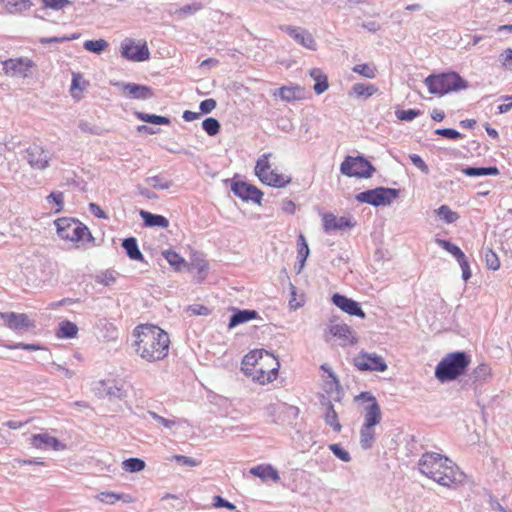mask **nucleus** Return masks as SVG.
<instances>
[{"label":"nucleus","instance_id":"1","mask_svg":"<svg viewBox=\"0 0 512 512\" xmlns=\"http://www.w3.org/2000/svg\"><path fill=\"white\" fill-rule=\"evenodd\" d=\"M132 348L135 354L146 363L165 360L170 351L169 334L158 325L143 323L132 331Z\"/></svg>","mask_w":512,"mask_h":512},{"label":"nucleus","instance_id":"2","mask_svg":"<svg viewBox=\"0 0 512 512\" xmlns=\"http://www.w3.org/2000/svg\"><path fill=\"white\" fill-rule=\"evenodd\" d=\"M279 369L278 358L264 349L250 351L241 362V371L244 375L259 385L274 382L278 378Z\"/></svg>","mask_w":512,"mask_h":512},{"label":"nucleus","instance_id":"3","mask_svg":"<svg viewBox=\"0 0 512 512\" xmlns=\"http://www.w3.org/2000/svg\"><path fill=\"white\" fill-rule=\"evenodd\" d=\"M419 470L438 484L452 487L462 481L463 474L446 456L427 452L419 460Z\"/></svg>","mask_w":512,"mask_h":512},{"label":"nucleus","instance_id":"4","mask_svg":"<svg viewBox=\"0 0 512 512\" xmlns=\"http://www.w3.org/2000/svg\"><path fill=\"white\" fill-rule=\"evenodd\" d=\"M471 357L463 351L446 354L435 368V377L442 383L456 380L466 374Z\"/></svg>","mask_w":512,"mask_h":512},{"label":"nucleus","instance_id":"5","mask_svg":"<svg viewBox=\"0 0 512 512\" xmlns=\"http://www.w3.org/2000/svg\"><path fill=\"white\" fill-rule=\"evenodd\" d=\"M56 232L59 238L76 244L77 247L85 243H93L89 228L81 221L71 217H61L54 221Z\"/></svg>","mask_w":512,"mask_h":512},{"label":"nucleus","instance_id":"6","mask_svg":"<svg viewBox=\"0 0 512 512\" xmlns=\"http://www.w3.org/2000/svg\"><path fill=\"white\" fill-rule=\"evenodd\" d=\"M424 83L431 94L439 96L468 88V82L454 71L430 74Z\"/></svg>","mask_w":512,"mask_h":512},{"label":"nucleus","instance_id":"7","mask_svg":"<svg viewBox=\"0 0 512 512\" xmlns=\"http://www.w3.org/2000/svg\"><path fill=\"white\" fill-rule=\"evenodd\" d=\"M271 156V153H264L257 159L255 174L263 184L274 188H283L291 181V179L290 177L277 173L275 170L271 169L269 163Z\"/></svg>","mask_w":512,"mask_h":512},{"label":"nucleus","instance_id":"8","mask_svg":"<svg viewBox=\"0 0 512 512\" xmlns=\"http://www.w3.org/2000/svg\"><path fill=\"white\" fill-rule=\"evenodd\" d=\"M340 171L349 177L369 178L375 171V168L363 156H347L341 163Z\"/></svg>","mask_w":512,"mask_h":512},{"label":"nucleus","instance_id":"9","mask_svg":"<svg viewBox=\"0 0 512 512\" xmlns=\"http://www.w3.org/2000/svg\"><path fill=\"white\" fill-rule=\"evenodd\" d=\"M364 401L367 405L363 410V426L376 427L381 423L382 412L376 398L370 392H362L355 397V401Z\"/></svg>","mask_w":512,"mask_h":512},{"label":"nucleus","instance_id":"10","mask_svg":"<svg viewBox=\"0 0 512 512\" xmlns=\"http://www.w3.org/2000/svg\"><path fill=\"white\" fill-rule=\"evenodd\" d=\"M321 220L325 233L343 232L354 228L357 224L351 216H336L330 212L321 213Z\"/></svg>","mask_w":512,"mask_h":512},{"label":"nucleus","instance_id":"11","mask_svg":"<svg viewBox=\"0 0 512 512\" xmlns=\"http://www.w3.org/2000/svg\"><path fill=\"white\" fill-rule=\"evenodd\" d=\"M353 365L359 371L384 372L387 370V364L382 356L364 351L353 359Z\"/></svg>","mask_w":512,"mask_h":512},{"label":"nucleus","instance_id":"12","mask_svg":"<svg viewBox=\"0 0 512 512\" xmlns=\"http://www.w3.org/2000/svg\"><path fill=\"white\" fill-rule=\"evenodd\" d=\"M121 55L133 62H143L150 58V52L146 43L136 45L134 40L128 38L121 44Z\"/></svg>","mask_w":512,"mask_h":512},{"label":"nucleus","instance_id":"13","mask_svg":"<svg viewBox=\"0 0 512 512\" xmlns=\"http://www.w3.org/2000/svg\"><path fill=\"white\" fill-rule=\"evenodd\" d=\"M280 29L287 33L291 38H293L298 44L302 45L303 47L309 49V50H316V42L312 34L302 28V27H295L291 25H282L280 26Z\"/></svg>","mask_w":512,"mask_h":512},{"label":"nucleus","instance_id":"14","mask_svg":"<svg viewBox=\"0 0 512 512\" xmlns=\"http://www.w3.org/2000/svg\"><path fill=\"white\" fill-rule=\"evenodd\" d=\"M25 159L32 168L42 170L48 166L50 153L43 147L33 144L26 149Z\"/></svg>","mask_w":512,"mask_h":512},{"label":"nucleus","instance_id":"15","mask_svg":"<svg viewBox=\"0 0 512 512\" xmlns=\"http://www.w3.org/2000/svg\"><path fill=\"white\" fill-rule=\"evenodd\" d=\"M5 325L14 331L25 330L34 327V322L25 313H0Z\"/></svg>","mask_w":512,"mask_h":512},{"label":"nucleus","instance_id":"16","mask_svg":"<svg viewBox=\"0 0 512 512\" xmlns=\"http://www.w3.org/2000/svg\"><path fill=\"white\" fill-rule=\"evenodd\" d=\"M117 85L121 86L122 93L131 99L147 100L155 95L153 89L147 85L136 83H118Z\"/></svg>","mask_w":512,"mask_h":512},{"label":"nucleus","instance_id":"17","mask_svg":"<svg viewBox=\"0 0 512 512\" xmlns=\"http://www.w3.org/2000/svg\"><path fill=\"white\" fill-rule=\"evenodd\" d=\"M328 333L331 337L336 338L342 346L353 345L357 342L351 328L344 323L331 324Z\"/></svg>","mask_w":512,"mask_h":512},{"label":"nucleus","instance_id":"18","mask_svg":"<svg viewBox=\"0 0 512 512\" xmlns=\"http://www.w3.org/2000/svg\"><path fill=\"white\" fill-rule=\"evenodd\" d=\"M332 302L339 309H341L342 311H344L345 313H347L351 316H358L360 318L366 317V315H365L364 311L361 309L359 303L354 301L351 298H348L344 295L335 293L332 296Z\"/></svg>","mask_w":512,"mask_h":512},{"label":"nucleus","instance_id":"19","mask_svg":"<svg viewBox=\"0 0 512 512\" xmlns=\"http://www.w3.org/2000/svg\"><path fill=\"white\" fill-rule=\"evenodd\" d=\"M33 62L27 58L8 59L3 62V69L6 74L15 76H27V72L32 67Z\"/></svg>","mask_w":512,"mask_h":512},{"label":"nucleus","instance_id":"20","mask_svg":"<svg viewBox=\"0 0 512 512\" xmlns=\"http://www.w3.org/2000/svg\"><path fill=\"white\" fill-rule=\"evenodd\" d=\"M31 445L36 449H52L55 451L65 449V445L62 444L57 438L50 436L47 433L34 434L31 437Z\"/></svg>","mask_w":512,"mask_h":512},{"label":"nucleus","instance_id":"21","mask_svg":"<svg viewBox=\"0 0 512 512\" xmlns=\"http://www.w3.org/2000/svg\"><path fill=\"white\" fill-rule=\"evenodd\" d=\"M250 474L260 478L263 482L271 480L278 482L280 480L279 472L271 464H260L250 469Z\"/></svg>","mask_w":512,"mask_h":512},{"label":"nucleus","instance_id":"22","mask_svg":"<svg viewBox=\"0 0 512 512\" xmlns=\"http://www.w3.org/2000/svg\"><path fill=\"white\" fill-rule=\"evenodd\" d=\"M398 194H356L360 203H368L374 206H385L392 202Z\"/></svg>","mask_w":512,"mask_h":512},{"label":"nucleus","instance_id":"23","mask_svg":"<svg viewBox=\"0 0 512 512\" xmlns=\"http://www.w3.org/2000/svg\"><path fill=\"white\" fill-rule=\"evenodd\" d=\"M140 216L144 221V224L148 227H161L167 228L169 226V221L162 215L152 214L148 211L141 210Z\"/></svg>","mask_w":512,"mask_h":512},{"label":"nucleus","instance_id":"24","mask_svg":"<svg viewBox=\"0 0 512 512\" xmlns=\"http://www.w3.org/2000/svg\"><path fill=\"white\" fill-rule=\"evenodd\" d=\"M96 499L106 504H114L117 501H123L125 503H132L134 501V498L129 494H118L110 491L99 493Z\"/></svg>","mask_w":512,"mask_h":512},{"label":"nucleus","instance_id":"25","mask_svg":"<svg viewBox=\"0 0 512 512\" xmlns=\"http://www.w3.org/2000/svg\"><path fill=\"white\" fill-rule=\"evenodd\" d=\"M258 317V313L255 310H238L231 318L228 324L230 329L254 320Z\"/></svg>","mask_w":512,"mask_h":512},{"label":"nucleus","instance_id":"26","mask_svg":"<svg viewBox=\"0 0 512 512\" xmlns=\"http://www.w3.org/2000/svg\"><path fill=\"white\" fill-rule=\"evenodd\" d=\"M310 76L314 79L315 84L313 89L316 94H322L328 89V79L327 76L318 68H313L310 70Z\"/></svg>","mask_w":512,"mask_h":512},{"label":"nucleus","instance_id":"27","mask_svg":"<svg viewBox=\"0 0 512 512\" xmlns=\"http://www.w3.org/2000/svg\"><path fill=\"white\" fill-rule=\"evenodd\" d=\"M491 377H492V368L487 363H480L473 369V371L471 373V378H472L473 382H476V383L485 382L488 379H490Z\"/></svg>","mask_w":512,"mask_h":512},{"label":"nucleus","instance_id":"28","mask_svg":"<svg viewBox=\"0 0 512 512\" xmlns=\"http://www.w3.org/2000/svg\"><path fill=\"white\" fill-rule=\"evenodd\" d=\"M78 334V327L75 323L65 320L59 324L56 336L60 339L75 338Z\"/></svg>","mask_w":512,"mask_h":512},{"label":"nucleus","instance_id":"29","mask_svg":"<svg viewBox=\"0 0 512 512\" xmlns=\"http://www.w3.org/2000/svg\"><path fill=\"white\" fill-rule=\"evenodd\" d=\"M123 248L126 250L127 255L132 260L143 261L144 257L138 248L137 241L135 238L130 237L123 241Z\"/></svg>","mask_w":512,"mask_h":512},{"label":"nucleus","instance_id":"30","mask_svg":"<svg viewBox=\"0 0 512 512\" xmlns=\"http://www.w3.org/2000/svg\"><path fill=\"white\" fill-rule=\"evenodd\" d=\"M376 437V427L361 426L360 444L362 448L369 449L372 447Z\"/></svg>","mask_w":512,"mask_h":512},{"label":"nucleus","instance_id":"31","mask_svg":"<svg viewBox=\"0 0 512 512\" xmlns=\"http://www.w3.org/2000/svg\"><path fill=\"white\" fill-rule=\"evenodd\" d=\"M324 421L329 425L335 432L339 433L342 429V425L339 422L338 414L331 403H328L326 412L324 414Z\"/></svg>","mask_w":512,"mask_h":512},{"label":"nucleus","instance_id":"32","mask_svg":"<svg viewBox=\"0 0 512 512\" xmlns=\"http://www.w3.org/2000/svg\"><path fill=\"white\" fill-rule=\"evenodd\" d=\"M436 242L439 246L453 255L458 263H461L467 259L463 251L457 245L443 239H437Z\"/></svg>","mask_w":512,"mask_h":512},{"label":"nucleus","instance_id":"33","mask_svg":"<svg viewBox=\"0 0 512 512\" xmlns=\"http://www.w3.org/2000/svg\"><path fill=\"white\" fill-rule=\"evenodd\" d=\"M136 117L146 123L155 125H169L171 123L170 118L166 116H160L155 114H148L144 112H135Z\"/></svg>","mask_w":512,"mask_h":512},{"label":"nucleus","instance_id":"34","mask_svg":"<svg viewBox=\"0 0 512 512\" xmlns=\"http://www.w3.org/2000/svg\"><path fill=\"white\" fill-rule=\"evenodd\" d=\"M378 88L373 84L355 83L352 86V93L357 97L368 98L374 95Z\"/></svg>","mask_w":512,"mask_h":512},{"label":"nucleus","instance_id":"35","mask_svg":"<svg viewBox=\"0 0 512 512\" xmlns=\"http://www.w3.org/2000/svg\"><path fill=\"white\" fill-rule=\"evenodd\" d=\"M464 173L467 176L478 177V176H486V175H498L499 170L496 166L467 167L464 169Z\"/></svg>","mask_w":512,"mask_h":512},{"label":"nucleus","instance_id":"36","mask_svg":"<svg viewBox=\"0 0 512 512\" xmlns=\"http://www.w3.org/2000/svg\"><path fill=\"white\" fill-rule=\"evenodd\" d=\"M186 267L189 269H194L201 275L200 280L205 278L203 275L208 269V262L200 255L194 254L191 258L190 263H187Z\"/></svg>","mask_w":512,"mask_h":512},{"label":"nucleus","instance_id":"37","mask_svg":"<svg viewBox=\"0 0 512 512\" xmlns=\"http://www.w3.org/2000/svg\"><path fill=\"white\" fill-rule=\"evenodd\" d=\"M164 258L167 262L174 267L175 270L180 271L186 267L187 263L177 252L172 250H166L163 252Z\"/></svg>","mask_w":512,"mask_h":512},{"label":"nucleus","instance_id":"38","mask_svg":"<svg viewBox=\"0 0 512 512\" xmlns=\"http://www.w3.org/2000/svg\"><path fill=\"white\" fill-rule=\"evenodd\" d=\"M301 92L300 87H287L283 86L278 89V93H274V95H278L283 101L292 102L296 99H299V93Z\"/></svg>","mask_w":512,"mask_h":512},{"label":"nucleus","instance_id":"39","mask_svg":"<svg viewBox=\"0 0 512 512\" xmlns=\"http://www.w3.org/2000/svg\"><path fill=\"white\" fill-rule=\"evenodd\" d=\"M83 47L89 52L100 55L108 47V42L104 39L86 40Z\"/></svg>","mask_w":512,"mask_h":512},{"label":"nucleus","instance_id":"40","mask_svg":"<svg viewBox=\"0 0 512 512\" xmlns=\"http://www.w3.org/2000/svg\"><path fill=\"white\" fill-rule=\"evenodd\" d=\"M352 71L368 79L375 78L377 73L376 67L368 63L355 65Z\"/></svg>","mask_w":512,"mask_h":512},{"label":"nucleus","instance_id":"41","mask_svg":"<svg viewBox=\"0 0 512 512\" xmlns=\"http://www.w3.org/2000/svg\"><path fill=\"white\" fill-rule=\"evenodd\" d=\"M46 201L53 213H59L64 208L63 194H49Z\"/></svg>","mask_w":512,"mask_h":512},{"label":"nucleus","instance_id":"42","mask_svg":"<svg viewBox=\"0 0 512 512\" xmlns=\"http://www.w3.org/2000/svg\"><path fill=\"white\" fill-rule=\"evenodd\" d=\"M221 128L220 122L213 117H208L202 122V129L209 135L215 136L219 133Z\"/></svg>","mask_w":512,"mask_h":512},{"label":"nucleus","instance_id":"43","mask_svg":"<svg viewBox=\"0 0 512 512\" xmlns=\"http://www.w3.org/2000/svg\"><path fill=\"white\" fill-rule=\"evenodd\" d=\"M122 468L131 473L139 472L145 468V462L139 458H129L122 462Z\"/></svg>","mask_w":512,"mask_h":512},{"label":"nucleus","instance_id":"44","mask_svg":"<svg viewBox=\"0 0 512 512\" xmlns=\"http://www.w3.org/2000/svg\"><path fill=\"white\" fill-rule=\"evenodd\" d=\"M436 213L446 223H453L459 219V214L452 211L447 205L440 206Z\"/></svg>","mask_w":512,"mask_h":512},{"label":"nucleus","instance_id":"45","mask_svg":"<svg viewBox=\"0 0 512 512\" xmlns=\"http://www.w3.org/2000/svg\"><path fill=\"white\" fill-rule=\"evenodd\" d=\"M203 8V5L200 2H193L191 4L184 5L175 11V14L179 17H187L189 15H193L196 12L200 11Z\"/></svg>","mask_w":512,"mask_h":512},{"label":"nucleus","instance_id":"46","mask_svg":"<svg viewBox=\"0 0 512 512\" xmlns=\"http://www.w3.org/2000/svg\"><path fill=\"white\" fill-rule=\"evenodd\" d=\"M297 245H298V256L297 257L299 259L301 266H303L308 255H309V247H308V244H307L306 239L303 234H300L298 236Z\"/></svg>","mask_w":512,"mask_h":512},{"label":"nucleus","instance_id":"47","mask_svg":"<svg viewBox=\"0 0 512 512\" xmlns=\"http://www.w3.org/2000/svg\"><path fill=\"white\" fill-rule=\"evenodd\" d=\"M231 192H262L256 186L244 181H234L231 185Z\"/></svg>","mask_w":512,"mask_h":512},{"label":"nucleus","instance_id":"48","mask_svg":"<svg viewBox=\"0 0 512 512\" xmlns=\"http://www.w3.org/2000/svg\"><path fill=\"white\" fill-rule=\"evenodd\" d=\"M434 133L438 136L450 139V140H458L463 137V135L453 128H438L434 131Z\"/></svg>","mask_w":512,"mask_h":512},{"label":"nucleus","instance_id":"49","mask_svg":"<svg viewBox=\"0 0 512 512\" xmlns=\"http://www.w3.org/2000/svg\"><path fill=\"white\" fill-rule=\"evenodd\" d=\"M485 262L487 267L491 270L495 271L500 268V260L497 254L491 249H488L485 253Z\"/></svg>","mask_w":512,"mask_h":512},{"label":"nucleus","instance_id":"50","mask_svg":"<svg viewBox=\"0 0 512 512\" xmlns=\"http://www.w3.org/2000/svg\"><path fill=\"white\" fill-rule=\"evenodd\" d=\"M396 117L401 121H412L417 116L421 114L420 110L417 109H407V110H397L395 112Z\"/></svg>","mask_w":512,"mask_h":512},{"label":"nucleus","instance_id":"51","mask_svg":"<svg viewBox=\"0 0 512 512\" xmlns=\"http://www.w3.org/2000/svg\"><path fill=\"white\" fill-rule=\"evenodd\" d=\"M146 181H147L149 187L154 188V189L163 190V189H168L170 187L169 181L160 176L147 178Z\"/></svg>","mask_w":512,"mask_h":512},{"label":"nucleus","instance_id":"52","mask_svg":"<svg viewBox=\"0 0 512 512\" xmlns=\"http://www.w3.org/2000/svg\"><path fill=\"white\" fill-rule=\"evenodd\" d=\"M42 2L46 8L53 10H61L64 7L72 4L70 0H42Z\"/></svg>","mask_w":512,"mask_h":512},{"label":"nucleus","instance_id":"53","mask_svg":"<svg viewBox=\"0 0 512 512\" xmlns=\"http://www.w3.org/2000/svg\"><path fill=\"white\" fill-rule=\"evenodd\" d=\"M329 449L333 452V454L341 459L344 462H349L351 457L348 451L341 448L338 444L329 445Z\"/></svg>","mask_w":512,"mask_h":512},{"label":"nucleus","instance_id":"54","mask_svg":"<svg viewBox=\"0 0 512 512\" xmlns=\"http://www.w3.org/2000/svg\"><path fill=\"white\" fill-rule=\"evenodd\" d=\"M148 413L154 420L161 423L165 428L171 429L177 424L176 420L164 418L153 411H149Z\"/></svg>","mask_w":512,"mask_h":512},{"label":"nucleus","instance_id":"55","mask_svg":"<svg viewBox=\"0 0 512 512\" xmlns=\"http://www.w3.org/2000/svg\"><path fill=\"white\" fill-rule=\"evenodd\" d=\"M217 103L214 99L212 98H209V99H205L203 100L200 105H199V108H200V113L201 114H208L210 113L213 109H215Z\"/></svg>","mask_w":512,"mask_h":512},{"label":"nucleus","instance_id":"56","mask_svg":"<svg viewBox=\"0 0 512 512\" xmlns=\"http://www.w3.org/2000/svg\"><path fill=\"white\" fill-rule=\"evenodd\" d=\"M10 350L23 349V350H31L37 351L42 349V347L38 344H25V343H16L6 346Z\"/></svg>","mask_w":512,"mask_h":512},{"label":"nucleus","instance_id":"57","mask_svg":"<svg viewBox=\"0 0 512 512\" xmlns=\"http://www.w3.org/2000/svg\"><path fill=\"white\" fill-rule=\"evenodd\" d=\"M500 61L506 69H512V49L507 48L500 55Z\"/></svg>","mask_w":512,"mask_h":512},{"label":"nucleus","instance_id":"58","mask_svg":"<svg viewBox=\"0 0 512 512\" xmlns=\"http://www.w3.org/2000/svg\"><path fill=\"white\" fill-rule=\"evenodd\" d=\"M213 500H214L213 506L215 508H227L229 510L236 509V506L233 503L228 502L227 500L223 499L221 496H215Z\"/></svg>","mask_w":512,"mask_h":512},{"label":"nucleus","instance_id":"59","mask_svg":"<svg viewBox=\"0 0 512 512\" xmlns=\"http://www.w3.org/2000/svg\"><path fill=\"white\" fill-rule=\"evenodd\" d=\"M79 129L84 133L89 134H99V128L97 126L92 125L87 121H80L78 124Z\"/></svg>","mask_w":512,"mask_h":512},{"label":"nucleus","instance_id":"60","mask_svg":"<svg viewBox=\"0 0 512 512\" xmlns=\"http://www.w3.org/2000/svg\"><path fill=\"white\" fill-rule=\"evenodd\" d=\"M106 394L110 397L122 398L125 395V391L122 387L113 384L107 388Z\"/></svg>","mask_w":512,"mask_h":512},{"label":"nucleus","instance_id":"61","mask_svg":"<svg viewBox=\"0 0 512 512\" xmlns=\"http://www.w3.org/2000/svg\"><path fill=\"white\" fill-rule=\"evenodd\" d=\"M262 195L263 194H244V193L237 194V196H239V198L243 202L252 201L256 205H260L261 204Z\"/></svg>","mask_w":512,"mask_h":512},{"label":"nucleus","instance_id":"62","mask_svg":"<svg viewBox=\"0 0 512 512\" xmlns=\"http://www.w3.org/2000/svg\"><path fill=\"white\" fill-rule=\"evenodd\" d=\"M188 310L191 311L193 315H209L210 309L201 304H195L188 307Z\"/></svg>","mask_w":512,"mask_h":512},{"label":"nucleus","instance_id":"63","mask_svg":"<svg viewBox=\"0 0 512 512\" xmlns=\"http://www.w3.org/2000/svg\"><path fill=\"white\" fill-rule=\"evenodd\" d=\"M7 5L14 7L15 11H22L29 7V0H7Z\"/></svg>","mask_w":512,"mask_h":512},{"label":"nucleus","instance_id":"64","mask_svg":"<svg viewBox=\"0 0 512 512\" xmlns=\"http://www.w3.org/2000/svg\"><path fill=\"white\" fill-rule=\"evenodd\" d=\"M409 158H410L411 162L417 168H419L421 171H423V172H427L428 171L427 164L424 162V160L418 154H411L409 156Z\"/></svg>","mask_w":512,"mask_h":512}]
</instances>
